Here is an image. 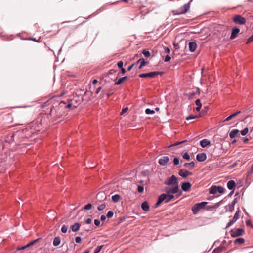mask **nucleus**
<instances>
[{
	"label": "nucleus",
	"instance_id": "obj_60",
	"mask_svg": "<svg viewBox=\"0 0 253 253\" xmlns=\"http://www.w3.org/2000/svg\"><path fill=\"white\" fill-rule=\"evenodd\" d=\"M121 69V73L124 74L126 73V70L124 68H120Z\"/></svg>",
	"mask_w": 253,
	"mask_h": 253
},
{
	"label": "nucleus",
	"instance_id": "obj_17",
	"mask_svg": "<svg viewBox=\"0 0 253 253\" xmlns=\"http://www.w3.org/2000/svg\"><path fill=\"white\" fill-rule=\"evenodd\" d=\"M197 44L195 42H190L189 43V50L191 52H194L197 48Z\"/></svg>",
	"mask_w": 253,
	"mask_h": 253
},
{
	"label": "nucleus",
	"instance_id": "obj_12",
	"mask_svg": "<svg viewBox=\"0 0 253 253\" xmlns=\"http://www.w3.org/2000/svg\"><path fill=\"white\" fill-rule=\"evenodd\" d=\"M39 239H40V238H38V239L30 242L29 243H28V244H27L25 246H22L20 247H18L17 249L18 250H21L25 249L27 248L28 247H29L30 246L33 245L35 243H37Z\"/></svg>",
	"mask_w": 253,
	"mask_h": 253
},
{
	"label": "nucleus",
	"instance_id": "obj_32",
	"mask_svg": "<svg viewBox=\"0 0 253 253\" xmlns=\"http://www.w3.org/2000/svg\"><path fill=\"white\" fill-rule=\"evenodd\" d=\"M249 131V129L247 127L245 128L243 130L241 131V134L243 136L246 135Z\"/></svg>",
	"mask_w": 253,
	"mask_h": 253
},
{
	"label": "nucleus",
	"instance_id": "obj_52",
	"mask_svg": "<svg viewBox=\"0 0 253 253\" xmlns=\"http://www.w3.org/2000/svg\"><path fill=\"white\" fill-rule=\"evenodd\" d=\"M136 63H134V64H132V65H130V66L128 68L127 70H128V71H130L132 69V68L133 67V66H134L135 65H136Z\"/></svg>",
	"mask_w": 253,
	"mask_h": 253
},
{
	"label": "nucleus",
	"instance_id": "obj_46",
	"mask_svg": "<svg viewBox=\"0 0 253 253\" xmlns=\"http://www.w3.org/2000/svg\"><path fill=\"white\" fill-rule=\"evenodd\" d=\"M198 116H192V115H190L188 117H186V119L187 120H189L190 119H195V118H197Z\"/></svg>",
	"mask_w": 253,
	"mask_h": 253
},
{
	"label": "nucleus",
	"instance_id": "obj_9",
	"mask_svg": "<svg viewBox=\"0 0 253 253\" xmlns=\"http://www.w3.org/2000/svg\"><path fill=\"white\" fill-rule=\"evenodd\" d=\"M244 233V230L243 229H237L235 230H232L230 231L231 236L232 237H236L242 235Z\"/></svg>",
	"mask_w": 253,
	"mask_h": 253
},
{
	"label": "nucleus",
	"instance_id": "obj_29",
	"mask_svg": "<svg viewBox=\"0 0 253 253\" xmlns=\"http://www.w3.org/2000/svg\"><path fill=\"white\" fill-rule=\"evenodd\" d=\"M61 242L60 238L59 237H55L53 240V244L54 246H58Z\"/></svg>",
	"mask_w": 253,
	"mask_h": 253
},
{
	"label": "nucleus",
	"instance_id": "obj_8",
	"mask_svg": "<svg viewBox=\"0 0 253 253\" xmlns=\"http://www.w3.org/2000/svg\"><path fill=\"white\" fill-rule=\"evenodd\" d=\"M233 21L236 24L242 25L245 24L246 22V19L240 15H235L233 19Z\"/></svg>",
	"mask_w": 253,
	"mask_h": 253
},
{
	"label": "nucleus",
	"instance_id": "obj_2",
	"mask_svg": "<svg viewBox=\"0 0 253 253\" xmlns=\"http://www.w3.org/2000/svg\"><path fill=\"white\" fill-rule=\"evenodd\" d=\"M165 190L166 193L162 194L159 196L158 200L155 205L156 207H158L160 204L163 201H164L165 203H168L172 201L174 198V196L173 194L177 193H173L171 191L170 192V191H169V187L166 188Z\"/></svg>",
	"mask_w": 253,
	"mask_h": 253
},
{
	"label": "nucleus",
	"instance_id": "obj_19",
	"mask_svg": "<svg viewBox=\"0 0 253 253\" xmlns=\"http://www.w3.org/2000/svg\"><path fill=\"white\" fill-rule=\"evenodd\" d=\"M142 209L145 211H147L149 210V206L147 201L143 202L141 204Z\"/></svg>",
	"mask_w": 253,
	"mask_h": 253
},
{
	"label": "nucleus",
	"instance_id": "obj_10",
	"mask_svg": "<svg viewBox=\"0 0 253 253\" xmlns=\"http://www.w3.org/2000/svg\"><path fill=\"white\" fill-rule=\"evenodd\" d=\"M240 211L238 210L237 211L233 217V218L232 220H230L227 224L226 226V228L229 227V226H231L234 222H235L240 217Z\"/></svg>",
	"mask_w": 253,
	"mask_h": 253
},
{
	"label": "nucleus",
	"instance_id": "obj_16",
	"mask_svg": "<svg viewBox=\"0 0 253 253\" xmlns=\"http://www.w3.org/2000/svg\"><path fill=\"white\" fill-rule=\"evenodd\" d=\"M191 187V184L189 182L183 183L181 185L182 190L184 191H187Z\"/></svg>",
	"mask_w": 253,
	"mask_h": 253
},
{
	"label": "nucleus",
	"instance_id": "obj_47",
	"mask_svg": "<svg viewBox=\"0 0 253 253\" xmlns=\"http://www.w3.org/2000/svg\"><path fill=\"white\" fill-rule=\"evenodd\" d=\"M81 241H82V239L80 237L78 236L75 238V241L77 243H81Z\"/></svg>",
	"mask_w": 253,
	"mask_h": 253
},
{
	"label": "nucleus",
	"instance_id": "obj_33",
	"mask_svg": "<svg viewBox=\"0 0 253 253\" xmlns=\"http://www.w3.org/2000/svg\"><path fill=\"white\" fill-rule=\"evenodd\" d=\"M142 53L146 57H149L150 56V52L146 50H143Z\"/></svg>",
	"mask_w": 253,
	"mask_h": 253
},
{
	"label": "nucleus",
	"instance_id": "obj_28",
	"mask_svg": "<svg viewBox=\"0 0 253 253\" xmlns=\"http://www.w3.org/2000/svg\"><path fill=\"white\" fill-rule=\"evenodd\" d=\"M217 186H212L210 188L209 193L210 194H215L217 192Z\"/></svg>",
	"mask_w": 253,
	"mask_h": 253
},
{
	"label": "nucleus",
	"instance_id": "obj_64",
	"mask_svg": "<svg viewBox=\"0 0 253 253\" xmlns=\"http://www.w3.org/2000/svg\"><path fill=\"white\" fill-rule=\"evenodd\" d=\"M97 82H98V81H97V80L95 79V80H94L93 81L92 83H93V84H96Z\"/></svg>",
	"mask_w": 253,
	"mask_h": 253
},
{
	"label": "nucleus",
	"instance_id": "obj_59",
	"mask_svg": "<svg viewBox=\"0 0 253 253\" xmlns=\"http://www.w3.org/2000/svg\"><path fill=\"white\" fill-rule=\"evenodd\" d=\"M101 89H102L101 87H98L96 91V94H98L99 93V92L100 91V90H101Z\"/></svg>",
	"mask_w": 253,
	"mask_h": 253
},
{
	"label": "nucleus",
	"instance_id": "obj_54",
	"mask_svg": "<svg viewBox=\"0 0 253 253\" xmlns=\"http://www.w3.org/2000/svg\"><path fill=\"white\" fill-rule=\"evenodd\" d=\"M128 108L127 107H126L125 108H124L122 111V112H121V114H123L125 113H126V112L128 110Z\"/></svg>",
	"mask_w": 253,
	"mask_h": 253
},
{
	"label": "nucleus",
	"instance_id": "obj_6",
	"mask_svg": "<svg viewBox=\"0 0 253 253\" xmlns=\"http://www.w3.org/2000/svg\"><path fill=\"white\" fill-rule=\"evenodd\" d=\"M107 199V195L104 192H100L96 195V204H99V202H105Z\"/></svg>",
	"mask_w": 253,
	"mask_h": 253
},
{
	"label": "nucleus",
	"instance_id": "obj_23",
	"mask_svg": "<svg viewBox=\"0 0 253 253\" xmlns=\"http://www.w3.org/2000/svg\"><path fill=\"white\" fill-rule=\"evenodd\" d=\"M227 186L229 189L232 190L235 186V182L234 180H230L227 182Z\"/></svg>",
	"mask_w": 253,
	"mask_h": 253
},
{
	"label": "nucleus",
	"instance_id": "obj_11",
	"mask_svg": "<svg viewBox=\"0 0 253 253\" xmlns=\"http://www.w3.org/2000/svg\"><path fill=\"white\" fill-rule=\"evenodd\" d=\"M179 174L183 178H186L187 176L191 175L192 173L187 170L181 169L179 171Z\"/></svg>",
	"mask_w": 253,
	"mask_h": 253
},
{
	"label": "nucleus",
	"instance_id": "obj_42",
	"mask_svg": "<svg viewBox=\"0 0 253 253\" xmlns=\"http://www.w3.org/2000/svg\"><path fill=\"white\" fill-rule=\"evenodd\" d=\"M114 215V213L112 211H109L108 212L107 214V217L108 218H112Z\"/></svg>",
	"mask_w": 253,
	"mask_h": 253
},
{
	"label": "nucleus",
	"instance_id": "obj_13",
	"mask_svg": "<svg viewBox=\"0 0 253 253\" xmlns=\"http://www.w3.org/2000/svg\"><path fill=\"white\" fill-rule=\"evenodd\" d=\"M169 161V158L168 156H164L159 160V163L162 166L166 165Z\"/></svg>",
	"mask_w": 253,
	"mask_h": 253
},
{
	"label": "nucleus",
	"instance_id": "obj_15",
	"mask_svg": "<svg viewBox=\"0 0 253 253\" xmlns=\"http://www.w3.org/2000/svg\"><path fill=\"white\" fill-rule=\"evenodd\" d=\"M240 32V29L237 28H235L232 30L231 35L230 37V39H235L238 35V33Z\"/></svg>",
	"mask_w": 253,
	"mask_h": 253
},
{
	"label": "nucleus",
	"instance_id": "obj_26",
	"mask_svg": "<svg viewBox=\"0 0 253 253\" xmlns=\"http://www.w3.org/2000/svg\"><path fill=\"white\" fill-rule=\"evenodd\" d=\"M80 227V224L79 223H75L73 226L71 227V229L73 232H77L79 230Z\"/></svg>",
	"mask_w": 253,
	"mask_h": 253
},
{
	"label": "nucleus",
	"instance_id": "obj_62",
	"mask_svg": "<svg viewBox=\"0 0 253 253\" xmlns=\"http://www.w3.org/2000/svg\"><path fill=\"white\" fill-rule=\"evenodd\" d=\"M166 51L168 53H169L170 52V49L168 48V47H166Z\"/></svg>",
	"mask_w": 253,
	"mask_h": 253
},
{
	"label": "nucleus",
	"instance_id": "obj_40",
	"mask_svg": "<svg viewBox=\"0 0 253 253\" xmlns=\"http://www.w3.org/2000/svg\"><path fill=\"white\" fill-rule=\"evenodd\" d=\"M173 163L175 165H177L179 164V158L177 157H175L174 158L173 160Z\"/></svg>",
	"mask_w": 253,
	"mask_h": 253
},
{
	"label": "nucleus",
	"instance_id": "obj_53",
	"mask_svg": "<svg viewBox=\"0 0 253 253\" xmlns=\"http://www.w3.org/2000/svg\"><path fill=\"white\" fill-rule=\"evenodd\" d=\"M91 221H92V220L91 218H87L86 220H85V223L86 224H90L91 223Z\"/></svg>",
	"mask_w": 253,
	"mask_h": 253
},
{
	"label": "nucleus",
	"instance_id": "obj_45",
	"mask_svg": "<svg viewBox=\"0 0 253 253\" xmlns=\"http://www.w3.org/2000/svg\"><path fill=\"white\" fill-rule=\"evenodd\" d=\"M144 191V188L142 186H138V191L139 193H142Z\"/></svg>",
	"mask_w": 253,
	"mask_h": 253
},
{
	"label": "nucleus",
	"instance_id": "obj_22",
	"mask_svg": "<svg viewBox=\"0 0 253 253\" xmlns=\"http://www.w3.org/2000/svg\"><path fill=\"white\" fill-rule=\"evenodd\" d=\"M98 205L97 206V209L99 211H102L106 207V202H99V204H97Z\"/></svg>",
	"mask_w": 253,
	"mask_h": 253
},
{
	"label": "nucleus",
	"instance_id": "obj_35",
	"mask_svg": "<svg viewBox=\"0 0 253 253\" xmlns=\"http://www.w3.org/2000/svg\"><path fill=\"white\" fill-rule=\"evenodd\" d=\"M92 208V204L89 203L87 205H86L84 207V210H91Z\"/></svg>",
	"mask_w": 253,
	"mask_h": 253
},
{
	"label": "nucleus",
	"instance_id": "obj_51",
	"mask_svg": "<svg viewBox=\"0 0 253 253\" xmlns=\"http://www.w3.org/2000/svg\"><path fill=\"white\" fill-rule=\"evenodd\" d=\"M171 59V57L168 55L166 56L165 58V62H168Z\"/></svg>",
	"mask_w": 253,
	"mask_h": 253
},
{
	"label": "nucleus",
	"instance_id": "obj_18",
	"mask_svg": "<svg viewBox=\"0 0 253 253\" xmlns=\"http://www.w3.org/2000/svg\"><path fill=\"white\" fill-rule=\"evenodd\" d=\"M210 144V141L207 139H203L200 141V145L202 148H205Z\"/></svg>",
	"mask_w": 253,
	"mask_h": 253
},
{
	"label": "nucleus",
	"instance_id": "obj_27",
	"mask_svg": "<svg viewBox=\"0 0 253 253\" xmlns=\"http://www.w3.org/2000/svg\"><path fill=\"white\" fill-rule=\"evenodd\" d=\"M128 77L127 76L124 77L123 78H121L119 79L117 82H115V85H119L121 84L123 82L125 81L127 79Z\"/></svg>",
	"mask_w": 253,
	"mask_h": 253
},
{
	"label": "nucleus",
	"instance_id": "obj_50",
	"mask_svg": "<svg viewBox=\"0 0 253 253\" xmlns=\"http://www.w3.org/2000/svg\"><path fill=\"white\" fill-rule=\"evenodd\" d=\"M240 112H241V111H238V112H235V113H233V114H231V116L232 118H234V117L236 116H237L238 114H239Z\"/></svg>",
	"mask_w": 253,
	"mask_h": 253
},
{
	"label": "nucleus",
	"instance_id": "obj_31",
	"mask_svg": "<svg viewBox=\"0 0 253 253\" xmlns=\"http://www.w3.org/2000/svg\"><path fill=\"white\" fill-rule=\"evenodd\" d=\"M245 242V240L242 238H237L236 239L235 241H234V243L235 244H243Z\"/></svg>",
	"mask_w": 253,
	"mask_h": 253
},
{
	"label": "nucleus",
	"instance_id": "obj_7",
	"mask_svg": "<svg viewBox=\"0 0 253 253\" xmlns=\"http://www.w3.org/2000/svg\"><path fill=\"white\" fill-rule=\"evenodd\" d=\"M161 72H152L148 73L141 74L139 75L140 78H154L157 75H162Z\"/></svg>",
	"mask_w": 253,
	"mask_h": 253
},
{
	"label": "nucleus",
	"instance_id": "obj_5",
	"mask_svg": "<svg viewBox=\"0 0 253 253\" xmlns=\"http://www.w3.org/2000/svg\"><path fill=\"white\" fill-rule=\"evenodd\" d=\"M190 7V3L189 2L187 4H184L183 6L177 9V10H174L173 12L175 15L184 14L189 10Z\"/></svg>",
	"mask_w": 253,
	"mask_h": 253
},
{
	"label": "nucleus",
	"instance_id": "obj_38",
	"mask_svg": "<svg viewBox=\"0 0 253 253\" xmlns=\"http://www.w3.org/2000/svg\"><path fill=\"white\" fill-rule=\"evenodd\" d=\"M67 230H68V227L65 225H63V226L61 228V231L63 233H65L67 232Z\"/></svg>",
	"mask_w": 253,
	"mask_h": 253
},
{
	"label": "nucleus",
	"instance_id": "obj_44",
	"mask_svg": "<svg viewBox=\"0 0 253 253\" xmlns=\"http://www.w3.org/2000/svg\"><path fill=\"white\" fill-rule=\"evenodd\" d=\"M117 65L119 68H123V62L122 61H119L117 63Z\"/></svg>",
	"mask_w": 253,
	"mask_h": 253
},
{
	"label": "nucleus",
	"instance_id": "obj_21",
	"mask_svg": "<svg viewBox=\"0 0 253 253\" xmlns=\"http://www.w3.org/2000/svg\"><path fill=\"white\" fill-rule=\"evenodd\" d=\"M140 62V65L139 67V69H141L142 68V67L148 64V62L145 61L143 58H140L139 60H138L137 61V62L136 63L138 64Z\"/></svg>",
	"mask_w": 253,
	"mask_h": 253
},
{
	"label": "nucleus",
	"instance_id": "obj_48",
	"mask_svg": "<svg viewBox=\"0 0 253 253\" xmlns=\"http://www.w3.org/2000/svg\"><path fill=\"white\" fill-rule=\"evenodd\" d=\"M94 224L96 226H99L100 224V221L98 219H95L94 220Z\"/></svg>",
	"mask_w": 253,
	"mask_h": 253
},
{
	"label": "nucleus",
	"instance_id": "obj_37",
	"mask_svg": "<svg viewBox=\"0 0 253 253\" xmlns=\"http://www.w3.org/2000/svg\"><path fill=\"white\" fill-rule=\"evenodd\" d=\"M103 245L98 246L95 250L94 253H98L100 252L101 250L102 249Z\"/></svg>",
	"mask_w": 253,
	"mask_h": 253
},
{
	"label": "nucleus",
	"instance_id": "obj_49",
	"mask_svg": "<svg viewBox=\"0 0 253 253\" xmlns=\"http://www.w3.org/2000/svg\"><path fill=\"white\" fill-rule=\"evenodd\" d=\"M253 41V38H252V36H251L248 40L246 42V44H249L251 42Z\"/></svg>",
	"mask_w": 253,
	"mask_h": 253
},
{
	"label": "nucleus",
	"instance_id": "obj_25",
	"mask_svg": "<svg viewBox=\"0 0 253 253\" xmlns=\"http://www.w3.org/2000/svg\"><path fill=\"white\" fill-rule=\"evenodd\" d=\"M184 166L189 169H192L195 167V163L194 162H191L190 163H185L184 164Z\"/></svg>",
	"mask_w": 253,
	"mask_h": 253
},
{
	"label": "nucleus",
	"instance_id": "obj_36",
	"mask_svg": "<svg viewBox=\"0 0 253 253\" xmlns=\"http://www.w3.org/2000/svg\"><path fill=\"white\" fill-rule=\"evenodd\" d=\"M145 113L146 114H154L155 113V111L154 110H151L149 108H147L145 110Z\"/></svg>",
	"mask_w": 253,
	"mask_h": 253
},
{
	"label": "nucleus",
	"instance_id": "obj_30",
	"mask_svg": "<svg viewBox=\"0 0 253 253\" xmlns=\"http://www.w3.org/2000/svg\"><path fill=\"white\" fill-rule=\"evenodd\" d=\"M195 104L197 106V107L196 108V110L197 111H199L202 106V104L201 103L200 100L199 99H197L196 100Z\"/></svg>",
	"mask_w": 253,
	"mask_h": 253
},
{
	"label": "nucleus",
	"instance_id": "obj_20",
	"mask_svg": "<svg viewBox=\"0 0 253 253\" xmlns=\"http://www.w3.org/2000/svg\"><path fill=\"white\" fill-rule=\"evenodd\" d=\"M239 132V131L238 129H234L232 130L229 134L230 138L231 139L235 138L236 136H237Z\"/></svg>",
	"mask_w": 253,
	"mask_h": 253
},
{
	"label": "nucleus",
	"instance_id": "obj_34",
	"mask_svg": "<svg viewBox=\"0 0 253 253\" xmlns=\"http://www.w3.org/2000/svg\"><path fill=\"white\" fill-rule=\"evenodd\" d=\"M183 159L189 160H190V157L187 152L185 153L182 156Z\"/></svg>",
	"mask_w": 253,
	"mask_h": 253
},
{
	"label": "nucleus",
	"instance_id": "obj_55",
	"mask_svg": "<svg viewBox=\"0 0 253 253\" xmlns=\"http://www.w3.org/2000/svg\"><path fill=\"white\" fill-rule=\"evenodd\" d=\"M106 216L104 215H102L100 217V219L101 221H104L106 219Z\"/></svg>",
	"mask_w": 253,
	"mask_h": 253
},
{
	"label": "nucleus",
	"instance_id": "obj_56",
	"mask_svg": "<svg viewBox=\"0 0 253 253\" xmlns=\"http://www.w3.org/2000/svg\"><path fill=\"white\" fill-rule=\"evenodd\" d=\"M246 225L248 226H251L252 225V222L250 220H247L246 221Z\"/></svg>",
	"mask_w": 253,
	"mask_h": 253
},
{
	"label": "nucleus",
	"instance_id": "obj_1",
	"mask_svg": "<svg viewBox=\"0 0 253 253\" xmlns=\"http://www.w3.org/2000/svg\"><path fill=\"white\" fill-rule=\"evenodd\" d=\"M72 104L70 103L67 105L64 101H61L59 104V106L55 109L54 107H52L50 109V115H55L57 117H60L62 115H64L65 112L63 111V109L70 108L72 107Z\"/></svg>",
	"mask_w": 253,
	"mask_h": 253
},
{
	"label": "nucleus",
	"instance_id": "obj_24",
	"mask_svg": "<svg viewBox=\"0 0 253 253\" xmlns=\"http://www.w3.org/2000/svg\"><path fill=\"white\" fill-rule=\"evenodd\" d=\"M121 196L119 194H115L112 196V200L115 203H117L121 200Z\"/></svg>",
	"mask_w": 253,
	"mask_h": 253
},
{
	"label": "nucleus",
	"instance_id": "obj_14",
	"mask_svg": "<svg viewBox=\"0 0 253 253\" xmlns=\"http://www.w3.org/2000/svg\"><path fill=\"white\" fill-rule=\"evenodd\" d=\"M207 158L206 155L205 153H200L197 155L196 159L199 162H203Z\"/></svg>",
	"mask_w": 253,
	"mask_h": 253
},
{
	"label": "nucleus",
	"instance_id": "obj_4",
	"mask_svg": "<svg viewBox=\"0 0 253 253\" xmlns=\"http://www.w3.org/2000/svg\"><path fill=\"white\" fill-rule=\"evenodd\" d=\"M206 202H202L201 203L195 204L192 208V211L194 214H196L202 209L204 208L205 206L207 204Z\"/></svg>",
	"mask_w": 253,
	"mask_h": 253
},
{
	"label": "nucleus",
	"instance_id": "obj_57",
	"mask_svg": "<svg viewBox=\"0 0 253 253\" xmlns=\"http://www.w3.org/2000/svg\"><path fill=\"white\" fill-rule=\"evenodd\" d=\"M249 139L248 138H244L243 139V141L244 143H245V144L247 143L249 141Z\"/></svg>",
	"mask_w": 253,
	"mask_h": 253
},
{
	"label": "nucleus",
	"instance_id": "obj_61",
	"mask_svg": "<svg viewBox=\"0 0 253 253\" xmlns=\"http://www.w3.org/2000/svg\"><path fill=\"white\" fill-rule=\"evenodd\" d=\"M218 250H219V248H217V249H215L213 251V253H219V252H217Z\"/></svg>",
	"mask_w": 253,
	"mask_h": 253
},
{
	"label": "nucleus",
	"instance_id": "obj_58",
	"mask_svg": "<svg viewBox=\"0 0 253 253\" xmlns=\"http://www.w3.org/2000/svg\"><path fill=\"white\" fill-rule=\"evenodd\" d=\"M232 118L231 117V115H230L229 116H228V117H227L225 120H224V121H229L230 119H231Z\"/></svg>",
	"mask_w": 253,
	"mask_h": 253
},
{
	"label": "nucleus",
	"instance_id": "obj_39",
	"mask_svg": "<svg viewBox=\"0 0 253 253\" xmlns=\"http://www.w3.org/2000/svg\"><path fill=\"white\" fill-rule=\"evenodd\" d=\"M217 190L219 193H223L224 192V189L221 186H217Z\"/></svg>",
	"mask_w": 253,
	"mask_h": 253
},
{
	"label": "nucleus",
	"instance_id": "obj_41",
	"mask_svg": "<svg viewBox=\"0 0 253 253\" xmlns=\"http://www.w3.org/2000/svg\"><path fill=\"white\" fill-rule=\"evenodd\" d=\"M185 142H186V140H184V141H180V142H176L175 143L173 144V145H171L169 147H170L174 146H176V145H178L179 144L183 143H184Z\"/></svg>",
	"mask_w": 253,
	"mask_h": 253
},
{
	"label": "nucleus",
	"instance_id": "obj_63",
	"mask_svg": "<svg viewBox=\"0 0 253 253\" xmlns=\"http://www.w3.org/2000/svg\"><path fill=\"white\" fill-rule=\"evenodd\" d=\"M195 94V93H190L189 95L188 96H189V97H191L192 96H194Z\"/></svg>",
	"mask_w": 253,
	"mask_h": 253
},
{
	"label": "nucleus",
	"instance_id": "obj_3",
	"mask_svg": "<svg viewBox=\"0 0 253 253\" xmlns=\"http://www.w3.org/2000/svg\"><path fill=\"white\" fill-rule=\"evenodd\" d=\"M164 184L166 185L172 186L173 188H169V191L173 193H178L179 191V186L177 178L174 175L168 178L167 180L164 182Z\"/></svg>",
	"mask_w": 253,
	"mask_h": 253
},
{
	"label": "nucleus",
	"instance_id": "obj_43",
	"mask_svg": "<svg viewBox=\"0 0 253 253\" xmlns=\"http://www.w3.org/2000/svg\"><path fill=\"white\" fill-rule=\"evenodd\" d=\"M221 203V201H220V202L214 204L213 205H212V209L217 208L220 205Z\"/></svg>",
	"mask_w": 253,
	"mask_h": 253
}]
</instances>
